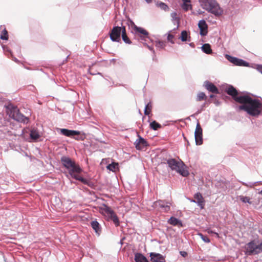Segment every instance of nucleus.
<instances>
[{
	"instance_id": "nucleus-1",
	"label": "nucleus",
	"mask_w": 262,
	"mask_h": 262,
	"mask_svg": "<svg viewBox=\"0 0 262 262\" xmlns=\"http://www.w3.org/2000/svg\"><path fill=\"white\" fill-rule=\"evenodd\" d=\"M239 99V103L238 109L244 111L251 116L256 117L262 113V102L259 100L252 99L249 96L246 95L245 97Z\"/></svg>"
},
{
	"instance_id": "nucleus-2",
	"label": "nucleus",
	"mask_w": 262,
	"mask_h": 262,
	"mask_svg": "<svg viewBox=\"0 0 262 262\" xmlns=\"http://www.w3.org/2000/svg\"><path fill=\"white\" fill-rule=\"evenodd\" d=\"M61 162L69 171V174L74 179L78 180L83 184H87L88 180L80 176L82 169L78 164L68 157L63 156L61 158Z\"/></svg>"
},
{
	"instance_id": "nucleus-3",
	"label": "nucleus",
	"mask_w": 262,
	"mask_h": 262,
	"mask_svg": "<svg viewBox=\"0 0 262 262\" xmlns=\"http://www.w3.org/2000/svg\"><path fill=\"white\" fill-rule=\"evenodd\" d=\"M201 6L215 15H221L222 9L215 0H199Z\"/></svg>"
},
{
	"instance_id": "nucleus-4",
	"label": "nucleus",
	"mask_w": 262,
	"mask_h": 262,
	"mask_svg": "<svg viewBox=\"0 0 262 262\" xmlns=\"http://www.w3.org/2000/svg\"><path fill=\"white\" fill-rule=\"evenodd\" d=\"M167 163L168 166L172 170H176L183 177H186L188 175V171L185 169L184 164L182 161H177L174 159L167 160Z\"/></svg>"
},
{
	"instance_id": "nucleus-5",
	"label": "nucleus",
	"mask_w": 262,
	"mask_h": 262,
	"mask_svg": "<svg viewBox=\"0 0 262 262\" xmlns=\"http://www.w3.org/2000/svg\"><path fill=\"white\" fill-rule=\"evenodd\" d=\"M246 253L248 255H255L262 252V242L258 243V242L253 240L246 244L245 246Z\"/></svg>"
},
{
	"instance_id": "nucleus-6",
	"label": "nucleus",
	"mask_w": 262,
	"mask_h": 262,
	"mask_svg": "<svg viewBox=\"0 0 262 262\" xmlns=\"http://www.w3.org/2000/svg\"><path fill=\"white\" fill-rule=\"evenodd\" d=\"M8 114L11 118L17 121L24 123H27L28 122V118L21 114L16 107H12L10 108L8 111Z\"/></svg>"
},
{
	"instance_id": "nucleus-7",
	"label": "nucleus",
	"mask_w": 262,
	"mask_h": 262,
	"mask_svg": "<svg viewBox=\"0 0 262 262\" xmlns=\"http://www.w3.org/2000/svg\"><path fill=\"white\" fill-rule=\"evenodd\" d=\"M171 21L172 23L176 26V27L168 31V32L167 33V40L168 42H170L172 44H174L175 43L174 38L177 33L176 30L179 28L180 24V17H172Z\"/></svg>"
},
{
	"instance_id": "nucleus-8",
	"label": "nucleus",
	"mask_w": 262,
	"mask_h": 262,
	"mask_svg": "<svg viewBox=\"0 0 262 262\" xmlns=\"http://www.w3.org/2000/svg\"><path fill=\"white\" fill-rule=\"evenodd\" d=\"M170 203L163 200H158L155 202L152 207L157 210H161L164 212H168L170 209Z\"/></svg>"
},
{
	"instance_id": "nucleus-9",
	"label": "nucleus",
	"mask_w": 262,
	"mask_h": 262,
	"mask_svg": "<svg viewBox=\"0 0 262 262\" xmlns=\"http://www.w3.org/2000/svg\"><path fill=\"white\" fill-rule=\"evenodd\" d=\"M225 92L236 102L239 103V99L245 97L246 95H239V93L232 85H229L226 89Z\"/></svg>"
},
{
	"instance_id": "nucleus-10",
	"label": "nucleus",
	"mask_w": 262,
	"mask_h": 262,
	"mask_svg": "<svg viewBox=\"0 0 262 262\" xmlns=\"http://www.w3.org/2000/svg\"><path fill=\"white\" fill-rule=\"evenodd\" d=\"M123 27H114L110 33L111 39L113 41L119 42L120 40L121 33H122Z\"/></svg>"
},
{
	"instance_id": "nucleus-11",
	"label": "nucleus",
	"mask_w": 262,
	"mask_h": 262,
	"mask_svg": "<svg viewBox=\"0 0 262 262\" xmlns=\"http://www.w3.org/2000/svg\"><path fill=\"white\" fill-rule=\"evenodd\" d=\"M226 58L230 61L231 62L236 66H247L248 63L246 62L244 60L237 58L236 57H232L230 55H226Z\"/></svg>"
},
{
	"instance_id": "nucleus-12",
	"label": "nucleus",
	"mask_w": 262,
	"mask_h": 262,
	"mask_svg": "<svg viewBox=\"0 0 262 262\" xmlns=\"http://www.w3.org/2000/svg\"><path fill=\"white\" fill-rule=\"evenodd\" d=\"M200 30V34L201 36H206L208 33V25L204 20H200L198 24Z\"/></svg>"
},
{
	"instance_id": "nucleus-13",
	"label": "nucleus",
	"mask_w": 262,
	"mask_h": 262,
	"mask_svg": "<svg viewBox=\"0 0 262 262\" xmlns=\"http://www.w3.org/2000/svg\"><path fill=\"white\" fill-rule=\"evenodd\" d=\"M134 144L138 150H142L148 145L146 141L141 137L135 141Z\"/></svg>"
},
{
	"instance_id": "nucleus-14",
	"label": "nucleus",
	"mask_w": 262,
	"mask_h": 262,
	"mask_svg": "<svg viewBox=\"0 0 262 262\" xmlns=\"http://www.w3.org/2000/svg\"><path fill=\"white\" fill-rule=\"evenodd\" d=\"M150 259L152 262H165V257L159 253H151Z\"/></svg>"
},
{
	"instance_id": "nucleus-15",
	"label": "nucleus",
	"mask_w": 262,
	"mask_h": 262,
	"mask_svg": "<svg viewBox=\"0 0 262 262\" xmlns=\"http://www.w3.org/2000/svg\"><path fill=\"white\" fill-rule=\"evenodd\" d=\"M60 133L67 137H72L80 134V132L73 130H69L66 128L60 129Z\"/></svg>"
},
{
	"instance_id": "nucleus-16",
	"label": "nucleus",
	"mask_w": 262,
	"mask_h": 262,
	"mask_svg": "<svg viewBox=\"0 0 262 262\" xmlns=\"http://www.w3.org/2000/svg\"><path fill=\"white\" fill-rule=\"evenodd\" d=\"M206 89L212 93L219 94V91L217 87L212 83L206 81L205 83Z\"/></svg>"
},
{
	"instance_id": "nucleus-17",
	"label": "nucleus",
	"mask_w": 262,
	"mask_h": 262,
	"mask_svg": "<svg viewBox=\"0 0 262 262\" xmlns=\"http://www.w3.org/2000/svg\"><path fill=\"white\" fill-rule=\"evenodd\" d=\"M203 130L199 124L198 123V145H200L203 144Z\"/></svg>"
},
{
	"instance_id": "nucleus-18",
	"label": "nucleus",
	"mask_w": 262,
	"mask_h": 262,
	"mask_svg": "<svg viewBox=\"0 0 262 262\" xmlns=\"http://www.w3.org/2000/svg\"><path fill=\"white\" fill-rule=\"evenodd\" d=\"M168 223L173 226H182V223L181 221L174 217H171L167 221Z\"/></svg>"
},
{
	"instance_id": "nucleus-19",
	"label": "nucleus",
	"mask_w": 262,
	"mask_h": 262,
	"mask_svg": "<svg viewBox=\"0 0 262 262\" xmlns=\"http://www.w3.org/2000/svg\"><path fill=\"white\" fill-rule=\"evenodd\" d=\"M30 137L32 140L36 141L40 137V136L36 129H32L30 131Z\"/></svg>"
},
{
	"instance_id": "nucleus-20",
	"label": "nucleus",
	"mask_w": 262,
	"mask_h": 262,
	"mask_svg": "<svg viewBox=\"0 0 262 262\" xmlns=\"http://www.w3.org/2000/svg\"><path fill=\"white\" fill-rule=\"evenodd\" d=\"M92 228L95 230L96 233L99 234L101 232V228L99 223L96 221H93L91 223Z\"/></svg>"
},
{
	"instance_id": "nucleus-21",
	"label": "nucleus",
	"mask_w": 262,
	"mask_h": 262,
	"mask_svg": "<svg viewBox=\"0 0 262 262\" xmlns=\"http://www.w3.org/2000/svg\"><path fill=\"white\" fill-rule=\"evenodd\" d=\"M136 262H148L146 258L141 253H136L135 255Z\"/></svg>"
},
{
	"instance_id": "nucleus-22",
	"label": "nucleus",
	"mask_w": 262,
	"mask_h": 262,
	"mask_svg": "<svg viewBox=\"0 0 262 262\" xmlns=\"http://www.w3.org/2000/svg\"><path fill=\"white\" fill-rule=\"evenodd\" d=\"M237 200L241 201L244 203H248L251 204L252 202L251 201V198L249 196H246L244 195H239L237 196Z\"/></svg>"
},
{
	"instance_id": "nucleus-23",
	"label": "nucleus",
	"mask_w": 262,
	"mask_h": 262,
	"mask_svg": "<svg viewBox=\"0 0 262 262\" xmlns=\"http://www.w3.org/2000/svg\"><path fill=\"white\" fill-rule=\"evenodd\" d=\"M179 38L182 41H190V36L188 35L187 32L185 30L182 31Z\"/></svg>"
},
{
	"instance_id": "nucleus-24",
	"label": "nucleus",
	"mask_w": 262,
	"mask_h": 262,
	"mask_svg": "<svg viewBox=\"0 0 262 262\" xmlns=\"http://www.w3.org/2000/svg\"><path fill=\"white\" fill-rule=\"evenodd\" d=\"M201 48L203 52L207 54H210L212 53L211 46L209 43L204 44Z\"/></svg>"
},
{
	"instance_id": "nucleus-25",
	"label": "nucleus",
	"mask_w": 262,
	"mask_h": 262,
	"mask_svg": "<svg viewBox=\"0 0 262 262\" xmlns=\"http://www.w3.org/2000/svg\"><path fill=\"white\" fill-rule=\"evenodd\" d=\"M156 4L158 7L160 8L161 9L165 11H168L169 10V7H168V6L166 4L162 2L158 1L157 2Z\"/></svg>"
},
{
	"instance_id": "nucleus-26",
	"label": "nucleus",
	"mask_w": 262,
	"mask_h": 262,
	"mask_svg": "<svg viewBox=\"0 0 262 262\" xmlns=\"http://www.w3.org/2000/svg\"><path fill=\"white\" fill-rule=\"evenodd\" d=\"M182 1L183 2L181 6L182 9L185 11L188 10L191 7L190 0H182Z\"/></svg>"
},
{
	"instance_id": "nucleus-27",
	"label": "nucleus",
	"mask_w": 262,
	"mask_h": 262,
	"mask_svg": "<svg viewBox=\"0 0 262 262\" xmlns=\"http://www.w3.org/2000/svg\"><path fill=\"white\" fill-rule=\"evenodd\" d=\"M198 205L200 206L202 209L204 208L205 205V201L202 195L199 193H198Z\"/></svg>"
},
{
	"instance_id": "nucleus-28",
	"label": "nucleus",
	"mask_w": 262,
	"mask_h": 262,
	"mask_svg": "<svg viewBox=\"0 0 262 262\" xmlns=\"http://www.w3.org/2000/svg\"><path fill=\"white\" fill-rule=\"evenodd\" d=\"M122 38L123 40L126 43L130 44L131 43V41H130L128 37L127 36L126 32H125V27H123L122 34Z\"/></svg>"
},
{
	"instance_id": "nucleus-29",
	"label": "nucleus",
	"mask_w": 262,
	"mask_h": 262,
	"mask_svg": "<svg viewBox=\"0 0 262 262\" xmlns=\"http://www.w3.org/2000/svg\"><path fill=\"white\" fill-rule=\"evenodd\" d=\"M150 127L154 130H157L159 128H160L161 125L157 123L156 121H154L150 124Z\"/></svg>"
},
{
	"instance_id": "nucleus-30",
	"label": "nucleus",
	"mask_w": 262,
	"mask_h": 262,
	"mask_svg": "<svg viewBox=\"0 0 262 262\" xmlns=\"http://www.w3.org/2000/svg\"><path fill=\"white\" fill-rule=\"evenodd\" d=\"M137 32L140 33V35H144L145 37H148V33L145 29L142 28H137Z\"/></svg>"
},
{
	"instance_id": "nucleus-31",
	"label": "nucleus",
	"mask_w": 262,
	"mask_h": 262,
	"mask_svg": "<svg viewBox=\"0 0 262 262\" xmlns=\"http://www.w3.org/2000/svg\"><path fill=\"white\" fill-rule=\"evenodd\" d=\"M0 38L2 40H7L8 38V32L6 29H4L1 33Z\"/></svg>"
},
{
	"instance_id": "nucleus-32",
	"label": "nucleus",
	"mask_w": 262,
	"mask_h": 262,
	"mask_svg": "<svg viewBox=\"0 0 262 262\" xmlns=\"http://www.w3.org/2000/svg\"><path fill=\"white\" fill-rule=\"evenodd\" d=\"M112 209L109 207L108 206L104 205L102 207H101V210L102 213H105L106 214V215L110 213V211H111Z\"/></svg>"
},
{
	"instance_id": "nucleus-33",
	"label": "nucleus",
	"mask_w": 262,
	"mask_h": 262,
	"mask_svg": "<svg viewBox=\"0 0 262 262\" xmlns=\"http://www.w3.org/2000/svg\"><path fill=\"white\" fill-rule=\"evenodd\" d=\"M155 46L157 48L163 49L165 47V42L163 41H156Z\"/></svg>"
},
{
	"instance_id": "nucleus-34",
	"label": "nucleus",
	"mask_w": 262,
	"mask_h": 262,
	"mask_svg": "<svg viewBox=\"0 0 262 262\" xmlns=\"http://www.w3.org/2000/svg\"><path fill=\"white\" fill-rule=\"evenodd\" d=\"M111 220L113 221V223H114L116 226H119V220L116 214L113 215V218H112Z\"/></svg>"
},
{
	"instance_id": "nucleus-35",
	"label": "nucleus",
	"mask_w": 262,
	"mask_h": 262,
	"mask_svg": "<svg viewBox=\"0 0 262 262\" xmlns=\"http://www.w3.org/2000/svg\"><path fill=\"white\" fill-rule=\"evenodd\" d=\"M117 166V164H115V163H112V164H108L107 166V169L111 171H115Z\"/></svg>"
},
{
	"instance_id": "nucleus-36",
	"label": "nucleus",
	"mask_w": 262,
	"mask_h": 262,
	"mask_svg": "<svg viewBox=\"0 0 262 262\" xmlns=\"http://www.w3.org/2000/svg\"><path fill=\"white\" fill-rule=\"evenodd\" d=\"M206 98L207 97L204 93H200L198 96V100H205Z\"/></svg>"
},
{
	"instance_id": "nucleus-37",
	"label": "nucleus",
	"mask_w": 262,
	"mask_h": 262,
	"mask_svg": "<svg viewBox=\"0 0 262 262\" xmlns=\"http://www.w3.org/2000/svg\"><path fill=\"white\" fill-rule=\"evenodd\" d=\"M198 235H199L205 242L209 243L210 242L209 238L207 236H204L202 233H199Z\"/></svg>"
},
{
	"instance_id": "nucleus-38",
	"label": "nucleus",
	"mask_w": 262,
	"mask_h": 262,
	"mask_svg": "<svg viewBox=\"0 0 262 262\" xmlns=\"http://www.w3.org/2000/svg\"><path fill=\"white\" fill-rule=\"evenodd\" d=\"M115 213L114 212V211L112 209L111 211H110V213H108L107 214V216L108 217V218L110 220L112 219V218H113V215H115Z\"/></svg>"
},
{
	"instance_id": "nucleus-39",
	"label": "nucleus",
	"mask_w": 262,
	"mask_h": 262,
	"mask_svg": "<svg viewBox=\"0 0 262 262\" xmlns=\"http://www.w3.org/2000/svg\"><path fill=\"white\" fill-rule=\"evenodd\" d=\"M149 38V37H145L144 35H140L139 38H138L139 40H140L141 41H146V39Z\"/></svg>"
},
{
	"instance_id": "nucleus-40",
	"label": "nucleus",
	"mask_w": 262,
	"mask_h": 262,
	"mask_svg": "<svg viewBox=\"0 0 262 262\" xmlns=\"http://www.w3.org/2000/svg\"><path fill=\"white\" fill-rule=\"evenodd\" d=\"M151 108H152V104H151V102H149L146 105L145 108H146L148 110H151Z\"/></svg>"
},
{
	"instance_id": "nucleus-41",
	"label": "nucleus",
	"mask_w": 262,
	"mask_h": 262,
	"mask_svg": "<svg viewBox=\"0 0 262 262\" xmlns=\"http://www.w3.org/2000/svg\"><path fill=\"white\" fill-rule=\"evenodd\" d=\"M151 112V110H148L146 108H145V110H144V114L145 115H148L149 114V113H150Z\"/></svg>"
},
{
	"instance_id": "nucleus-42",
	"label": "nucleus",
	"mask_w": 262,
	"mask_h": 262,
	"mask_svg": "<svg viewBox=\"0 0 262 262\" xmlns=\"http://www.w3.org/2000/svg\"><path fill=\"white\" fill-rule=\"evenodd\" d=\"M180 254L183 257H185L187 254V252L185 251H181Z\"/></svg>"
},
{
	"instance_id": "nucleus-43",
	"label": "nucleus",
	"mask_w": 262,
	"mask_h": 262,
	"mask_svg": "<svg viewBox=\"0 0 262 262\" xmlns=\"http://www.w3.org/2000/svg\"><path fill=\"white\" fill-rule=\"evenodd\" d=\"M196 134H197V133H196V128L195 129L194 133V139H195V141L196 143Z\"/></svg>"
},
{
	"instance_id": "nucleus-44",
	"label": "nucleus",
	"mask_w": 262,
	"mask_h": 262,
	"mask_svg": "<svg viewBox=\"0 0 262 262\" xmlns=\"http://www.w3.org/2000/svg\"><path fill=\"white\" fill-rule=\"evenodd\" d=\"M147 48L149 49V50L152 51L153 53H155V51L154 50V49L152 47L147 46Z\"/></svg>"
},
{
	"instance_id": "nucleus-45",
	"label": "nucleus",
	"mask_w": 262,
	"mask_h": 262,
	"mask_svg": "<svg viewBox=\"0 0 262 262\" xmlns=\"http://www.w3.org/2000/svg\"><path fill=\"white\" fill-rule=\"evenodd\" d=\"M258 70L260 73H262V66H260L258 67Z\"/></svg>"
},
{
	"instance_id": "nucleus-46",
	"label": "nucleus",
	"mask_w": 262,
	"mask_h": 262,
	"mask_svg": "<svg viewBox=\"0 0 262 262\" xmlns=\"http://www.w3.org/2000/svg\"><path fill=\"white\" fill-rule=\"evenodd\" d=\"M147 4H150L152 2V0H145Z\"/></svg>"
},
{
	"instance_id": "nucleus-47",
	"label": "nucleus",
	"mask_w": 262,
	"mask_h": 262,
	"mask_svg": "<svg viewBox=\"0 0 262 262\" xmlns=\"http://www.w3.org/2000/svg\"><path fill=\"white\" fill-rule=\"evenodd\" d=\"M176 15L175 13H172L171 14V16H174Z\"/></svg>"
},
{
	"instance_id": "nucleus-48",
	"label": "nucleus",
	"mask_w": 262,
	"mask_h": 262,
	"mask_svg": "<svg viewBox=\"0 0 262 262\" xmlns=\"http://www.w3.org/2000/svg\"><path fill=\"white\" fill-rule=\"evenodd\" d=\"M210 98H213V97H214V95H211L210 96Z\"/></svg>"
},
{
	"instance_id": "nucleus-49",
	"label": "nucleus",
	"mask_w": 262,
	"mask_h": 262,
	"mask_svg": "<svg viewBox=\"0 0 262 262\" xmlns=\"http://www.w3.org/2000/svg\"><path fill=\"white\" fill-rule=\"evenodd\" d=\"M194 199H196V194H194Z\"/></svg>"
},
{
	"instance_id": "nucleus-50",
	"label": "nucleus",
	"mask_w": 262,
	"mask_h": 262,
	"mask_svg": "<svg viewBox=\"0 0 262 262\" xmlns=\"http://www.w3.org/2000/svg\"><path fill=\"white\" fill-rule=\"evenodd\" d=\"M190 201L193 202H196V201L194 200H191Z\"/></svg>"
},
{
	"instance_id": "nucleus-51",
	"label": "nucleus",
	"mask_w": 262,
	"mask_h": 262,
	"mask_svg": "<svg viewBox=\"0 0 262 262\" xmlns=\"http://www.w3.org/2000/svg\"><path fill=\"white\" fill-rule=\"evenodd\" d=\"M198 14H201V12H199L198 11Z\"/></svg>"
},
{
	"instance_id": "nucleus-52",
	"label": "nucleus",
	"mask_w": 262,
	"mask_h": 262,
	"mask_svg": "<svg viewBox=\"0 0 262 262\" xmlns=\"http://www.w3.org/2000/svg\"><path fill=\"white\" fill-rule=\"evenodd\" d=\"M259 193H260V194H262V190H261V191H260V192H259Z\"/></svg>"
},
{
	"instance_id": "nucleus-53",
	"label": "nucleus",
	"mask_w": 262,
	"mask_h": 262,
	"mask_svg": "<svg viewBox=\"0 0 262 262\" xmlns=\"http://www.w3.org/2000/svg\"><path fill=\"white\" fill-rule=\"evenodd\" d=\"M76 140H78V139L77 138H75Z\"/></svg>"
},
{
	"instance_id": "nucleus-54",
	"label": "nucleus",
	"mask_w": 262,
	"mask_h": 262,
	"mask_svg": "<svg viewBox=\"0 0 262 262\" xmlns=\"http://www.w3.org/2000/svg\"><path fill=\"white\" fill-rule=\"evenodd\" d=\"M190 45L191 46H192V43H190Z\"/></svg>"
},
{
	"instance_id": "nucleus-55",
	"label": "nucleus",
	"mask_w": 262,
	"mask_h": 262,
	"mask_svg": "<svg viewBox=\"0 0 262 262\" xmlns=\"http://www.w3.org/2000/svg\"><path fill=\"white\" fill-rule=\"evenodd\" d=\"M190 45L191 46H192V43H190Z\"/></svg>"
}]
</instances>
